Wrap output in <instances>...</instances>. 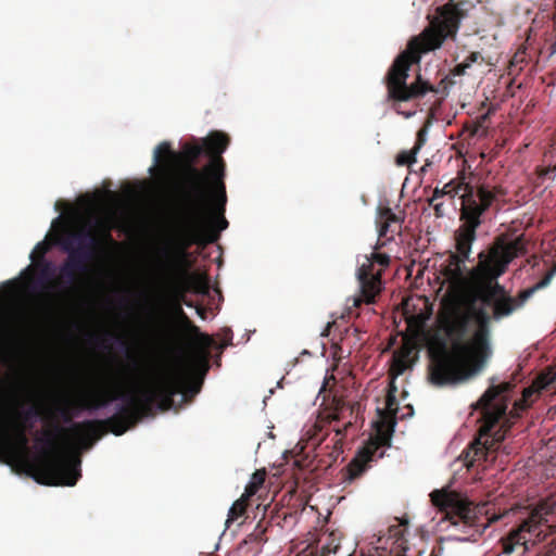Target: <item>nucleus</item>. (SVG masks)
I'll list each match as a JSON object with an SVG mask.
<instances>
[{
  "mask_svg": "<svg viewBox=\"0 0 556 556\" xmlns=\"http://www.w3.org/2000/svg\"><path fill=\"white\" fill-rule=\"evenodd\" d=\"M389 230V225H381L378 229L379 237H383Z\"/></svg>",
  "mask_w": 556,
  "mask_h": 556,
  "instance_id": "obj_39",
  "label": "nucleus"
},
{
  "mask_svg": "<svg viewBox=\"0 0 556 556\" xmlns=\"http://www.w3.org/2000/svg\"><path fill=\"white\" fill-rule=\"evenodd\" d=\"M555 52H556V47H554V48L552 49L551 55H552V54H554Z\"/></svg>",
  "mask_w": 556,
  "mask_h": 556,
  "instance_id": "obj_43",
  "label": "nucleus"
},
{
  "mask_svg": "<svg viewBox=\"0 0 556 556\" xmlns=\"http://www.w3.org/2000/svg\"><path fill=\"white\" fill-rule=\"evenodd\" d=\"M245 510V504L243 496L236 502L232 503L230 508L228 509L227 520L225 522L226 528H229L230 523L236 521L239 517L243 515Z\"/></svg>",
  "mask_w": 556,
  "mask_h": 556,
  "instance_id": "obj_23",
  "label": "nucleus"
},
{
  "mask_svg": "<svg viewBox=\"0 0 556 556\" xmlns=\"http://www.w3.org/2000/svg\"><path fill=\"white\" fill-rule=\"evenodd\" d=\"M478 59H479V54H478V53H476V52H475V53H470V54L467 56L466 61H465L466 66H467V67H470V66H471V63L477 62V60H478Z\"/></svg>",
  "mask_w": 556,
  "mask_h": 556,
  "instance_id": "obj_38",
  "label": "nucleus"
},
{
  "mask_svg": "<svg viewBox=\"0 0 556 556\" xmlns=\"http://www.w3.org/2000/svg\"><path fill=\"white\" fill-rule=\"evenodd\" d=\"M445 539H441V542L438 543L432 552H431V556H442L443 555V552H444V547H443V541ZM447 541H451V540H456V541H462V542H465L467 541L468 539L467 538H447L446 539Z\"/></svg>",
  "mask_w": 556,
  "mask_h": 556,
  "instance_id": "obj_29",
  "label": "nucleus"
},
{
  "mask_svg": "<svg viewBox=\"0 0 556 556\" xmlns=\"http://www.w3.org/2000/svg\"><path fill=\"white\" fill-rule=\"evenodd\" d=\"M535 527H534V525H532L531 521L525 520L518 528L511 529L509 532V541L510 542L504 544L503 553L505 555L513 554L516 545H525V552H527L529 549V547L527 545L528 540H527L525 533L532 532V530Z\"/></svg>",
  "mask_w": 556,
  "mask_h": 556,
  "instance_id": "obj_18",
  "label": "nucleus"
},
{
  "mask_svg": "<svg viewBox=\"0 0 556 556\" xmlns=\"http://www.w3.org/2000/svg\"><path fill=\"white\" fill-rule=\"evenodd\" d=\"M387 401H388V406L390 409H393L394 406L399 405L394 393L389 394Z\"/></svg>",
  "mask_w": 556,
  "mask_h": 556,
  "instance_id": "obj_36",
  "label": "nucleus"
},
{
  "mask_svg": "<svg viewBox=\"0 0 556 556\" xmlns=\"http://www.w3.org/2000/svg\"><path fill=\"white\" fill-rule=\"evenodd\" d=\"M185 305L189 308H194L195 314L199 316L200 319L208 320L207 312L205 308L198 306V305L193 304L192 302H185Z\"/></svg>",
  "mask_w": 556,
  "mask_h": 556,
  "instance_id": "obj_32",
  "label": "nucleus"
},
{
  "mask_svg": "<svg viewBox=\"0 0 556 556\" xmlns=\"http://www.w3.org/2000/svg\"><path fill=\"white\" fill-rule=\"evenodd\" d=\"M431 205L433 206L437 217H444L446 215L443 202H434Z\"/></svg>",
  "mask_w": 556,
  "mask_h": 556,
  "instance_id": "obj_34",
  "label": "nucleus"
},
{
  "mask_svg": "<svg viewBox=\"0 0 556 556\" xmlns=\"http://www.w3.org/2000/svg\"><path fill=\"white\" fill-rule=\"evenodd\" d=\"M46 236H48V233ZM45 238H47V237H45ZM38 251L42 252V253H47L48 252V248L46 245V239L37 242L36 245L34 247V249L31 250V252L29 253L28 258L30 260L31 263L35 262V254Z\"/></svg>",
  "mask_w": 556,
  "mask_h": 556,
  "instance_id": "obj_30",
  "label": "nucleus"
},
{
  "mask_svg": "<svg viewBox=\"0 0 556 556\" xmlns=\"http://www.w3.org/2000/svg\"><path fill=\"white\" fill-rule=\"evenodd\" d=\"M96 245V238L88 230H81L68 233L60 242L59 248L66 254V260L87 267L94 255Z\"/></svg>",
  "mask_w": 556,
  "mask_h": 556,
  "instance_id": "obj_12",
  "label": "nucleus"
},
{
  "mask_svg": "<svg viewBox=\"0 0 556 556\" xmlns=\"http://www.w3.org/2000/svg\"><path fill=\"white\" fill-rule=\"evenodd\" d=\"M199 556H203V554H202V553H200V555H199Z\"/></svg>",
  "mask_w": 556,
  "mask_h": 556,
  "instance_id": "obj_45",
  "label": "nucleus"
},
{
  "mask_svg": "<svg viewBox=\"0 0 556 556\" xmlns=\"http://www.w3.org/2000/svg\"><path fill=\"white\" fill-rule=\"evenodd\" d=\"M232 330L230 328H224L222 330V338L223 343H217L212 337L201 333V341L205 349L210 350H217L218 356L215 361V363L219 366L220 365V354L224 352V350L232 344Z\"/></svg>",
  "mask_w": 556,
  "mask_h": 556,
  "instance_id": "obj_20",
  "label": "nucleus"
},
{
  "mask_svg": "<svg viewBox=\"0 0 556 556\" xmlns=\"http://www.w3.org/2000/svg\"><path fill=\"white\" fill-rule=\"evenodd\" d=\"M219 548V543L215 544V551Z\"/></svg>",
  "mask_w": 556,
  "mask_h": 556,
  "instance_id": "obj_44",
  "label": "nucleus"
},
{
  "mask_svg": "<svg viewBox=\"0 0 556 556\" xmlns=\"http://www.w3.org/2000/svg\"><path fill=\"white\" fill-rule=\"evenodd\" d=\"M549 285V278H543L531 288L521 290L516 298L509 302L508 306L501 313L495 315V321H501L503 318L510 316L515 311L521 308L525 303L539 290Z\"/></svg>",
  "mask_w": 556,
  "mask_h": 556,
  "instance_id": "obj_15",
  "label": "nucleus"
},
{
  "mask_svg": "<svg viewBox=\"0 0 556 556\" xmlns=\"http://www.w3.org/2000/svg\"><path fill=\"white\" fill-rule=\"evenodd\" d=\"M478 256L479 265L472 269V275L477 276L485 285L481 304L476 307L479 321L478 338L485 348L488 357L492 356L490 323L491 320L495 321V315L506 308L513 300V295L507 291L506 287L498 281L508 269L513 256L507 251L501 254H486L484 251H481Z\"/></svg>",
  "mask_w": 556,
  "mask_h": 556,
  "instance_id": "obj_5",
  "label": "nucleus"
},
{
  "mask_svg": "<svg viewBox=\"0 0 556 556\" xmlns=\"http://www.w3.org/2000/svg\"><path fill=\"white\" fill-rule=\"evenodd\" d=\"M265 533H266V528L260 521L254 527L253 531L247 535V538L243 540V543L244 544L256 543L258 545H262L267 541Z\"/></svg>",
  "mask_w": 556,
  "mask_h": 556,
  "instance_id": "obj_24",
  "label": "nucleus"
},
{
  "mask_svg": "<svg viewBox=\"0 0 556 556\" xmlns=\"http://www.w3.org/2000/svg\"><path fill=\"white\" fill-rule=\"evenodd\" d=\"M475 298L472 306L477 307ZM456 341L431 361L429 380L432 384L445 388L457 387L479 374L489 358L486 350L478 338L479 321L469 311L458 312L453 321Z\"/></svg>",
  "mask_w": 556,
  "mask_h": 556,
  "instance_id": "obj_3",
  "label": "nucleus"
},
{
  "mask_svg": "<svg viewBox=\"0 0 556 556\" xmlns=\"http://www.w3.org/2000/svg\"><path fill=\"white\" fill-rule=\"evenodd\" d=\"M426 141H427V129L419 130L417 134V140H416L414 148L417 151H419L421 149V147L426 143Z\"/></svg>",
  "mask_w": 556,
  "mask_h": 556,
  "instance_id": "obj_33",
  "label": "nucleus"
},
{
  "mask_svg": "<svg viewBox=\"0 0 556 556\" xmlns=\"http://www.w3.org/2000/svg\"><path fill=\"white\" fill-rule=\"evenodd\" d=\"M162 152H165L168 154V156L172 160V164H167V165H164V166H161V170L163 173V175H172L173 172H174V167H175V163H177L179 160H178V153L174 150L173 148V144L170 141H162L160 144H157L154 150H153V154H152V165L148 168V172L150 175H153L154 172L157 169V167L160 166V162H161V153Z\"/></svg>",
  "mask_w": 556,
  "mask_h": 556,
  "instance_id": "obj_16",
  "label": "nucleus"
},
{
  "mask_svg": "<svg viewBox=\"0 0 556 556\" xmlns=\"http://www.w3.org/2000/svg\"><path fill=\"white\" fill-rule=\"evenodd\" d=\"M444 195L445 194H444L442 189L435 188V190L433 191L432 197L429 199V203L433 204L434 202H439L438 200L441 199Z\"/></svg>",
  "mask_w": 556,
  "mask_h": 556,
  "instance_id": "obj_35",
  "label": "nucleus"
},
{
  "mask_svg": "<svg viewBox=\"0 0 556 556\" xmlns=\"http://www.w3.org/2000/svg\"><path fill=\"white\" fill-rule=\"evenodd\" d=\"M230 143V137L223 130H211L205 137L191 136L180 139L181 168L180 178L185 190L197 202L203 204L207 194L216 198L215 207L198 208L185 222L188 225L179 239L178 251L201 241L216 242L220 233L228 228L225 217L227 194L224 178L226 164L222 155Z\"/></svg>",
  "mask_w": 556,
  "mask_h": 556,
  "instance_id": "obj_1",
  "label": "nucleus"
},
{
  "mask_svg": "<svg viewBox=\"0 0 556 556\" xmlns=\"http://www.w3.org/2000/svg\"><path fill=\"white\" fill-rule=\"evenodd\" d=\"M175 240L165 236L154 248V255L148 263V275L154 281H166L177 270L178 261L173 253Z\"/></svg>",
  "mask_w": 556,
  "mask_h": 556,
  "instance_id": "obj_11",
  "label": "nucleus"
},
{
  "mask_svg": "<svg viewBox=\"0 0 556 556\" xmlns=\"http://www.w3.org/2000/svg\"><path fill=\"white\" fill-rule=\"evenodd\" d=\"M417 154L418 151L415 148H413L409 151H401L396 155V164L399 166L413 165L414 163L417 162Z\"/></svg>",
  "mask_w": 556,
  "mask_h": 556,
  "instance_id": "obj_25",
  "label": "nucleus"
},
{
  "mask_svg": "<svg viewBox=\"0 0 556 556\" xmlns=\"http://www.w3.org/2000/svg\"><path fill=\"white\" fill-rule=\"evenodd\" d=\"M396 425V419H392L390 422V432L381 438H369L358 447L354 458L345 468L343 482L352 483L367 471L371 462L384 456L386 450L391 446V438Z\"/></svg>",
  "mask_w": 556,
  "mask_h": 556,
  "instance_id": "obj_10",
  "label": "nucleus"
},
{
  "mask_svg": "<svg viewBox=\"0 0 556 556\" xmlns=\"http://www.w3.org/2000/svg\"><path fill=\"white\" fill-rule=\"evenodd\" d=\"M420 46L417 39L408 42V48L400 52L388 68L382 81L387 86V99L389 101L407 102L426 96L429 91L437 92V89L418 74L415 81L408 84L410 67L414 62L420 61ZM394 109L397 114L409 118L415 115L414 111H401L396 104Z\"/></svg>",
  "mask_w": 556,
  "mask_h": 556,
  "instance_id": "obj_8",
  "label": "nucleus"
},
{
  "mask_svg": "<svg viewBox=\"0 0 556 556\" xmlns=\"http://www.w3.org/2000/svg\"><path fill=\"white\" fill-rule=\"evenodd\" d=\"M31 469L38 470L31 479L39 484L74 486L81 477V459L56 447L54 435L41 431L33 444Z\"/></svg>",
  "mask_w": 556,
  "mask_h": 556,
  "instance_id": "obj_7",
  "label": "nucleus"
},
{
  "mask_svg": "<svg viewBox=\"0 0 556 556\" xmlns=\"http://www.w3.org/2000/svg\"><path fill=\"white\" fill-rule=\"evenodd\" d=\"M339 547V545H330V544H325L323 547H321V552L323 554H330V553H337V548Z\"/></svg>",
  "mask_w": 556,
  "mask_h": 556,
  "instance_id": "obj_37",
  "label": "nucleus"
},
{
  "mask_svg": "<svg viewBox=\"0 0 556 556\" xmlns=\"http://www.w3.org/2000/svg\"><path fill=\"white\" fill-rule=\"evenodd\" d=\"M460 22L462 17L457 10L441 12L429 29V48L439 49L445 40L454 38Z\"/></svg>",
  "mask_w": 556,
  "mask_h": 556,
  "instance_id": "obj_13",
  "label": "nucleus"
},
{
  "mask_svg": "<svg viewBox=\"0 0 556 556\" xmlns=\"http://www.w3.org/2000/svg\"><path fill=\"white\" fill-rule=\"evenodd\" d=\"M498 392L488 389L475 404L483 410L488 418L486 425L460 455L459 459L468 469L481 467L485 469L494 462V454L500 451L506 440L509 429L506 427L507 404L503 402Z\"/></svg>",
  "mask_w": 556,
  "mask_h": 556,
  "instance_id": "obj_6",
  "label": "nucleus"
},
{
  "mask_svg": "<svg viewBox=\"0 0 556 556\" xmlns=\"http://www.w3.org/2000/svg\"><path fill=\"white\" fill-rule=\"evenodd\" d=\"M445 195L454 199L460 191L463 201L462 220L463 224L454 232L456 252L451 253V262L455 267V276L460 277L467 271V262H471L470 254L472 244L477 240V229L482 224V216L489 210L493 197L486 188H475L462 179H452L443 188Z\"/></svg>",
  "mask_w": 556,
  "mask_h": 556,
  "instance_id": "obj_4",
  "label": "nucleus"
},
{
  "mask_svg": "<svg viewBox=\"0 0 556 556\" xmlns=\"http://www.w3.org/2000/svg\"><path fill=\"white\" fill-rule=\"evenodd\" d=\"M91 405L92 404H81L73 408L71 418H64L66 426L73 431H78V422L81 420L88 427L93 428V420H91V412L89 409Z\"/></svg>",
  "mask_w": 556,
  "mask_h": 556,
  "instance_id": "obj_19",
  "label": "nucleus"
},
{
  "mask_svg": "<svg viewBox=\"0 0 556 556\" xmlns=\"http://www.w3.org/2000/svg\"><path fill=\"white\" fill-rule=\"evenodd\" d=\"M301 354H302V355H311V352H309L308 350H305V349H304V350L301 352Z\"/></svg>",
  "mask_w": 556,
  "mask_h": 556,
  "instance_id": "obj_41",
  "label": "nucleus"
},
{
  "mask_svg": "<svg viewBox=\"0 0 556 556\" xmlns=\"http://www.w3.org/2000/svg\"><path fill=\"white\" fill-rule=\"evenodd\" d=\"M81 445L85 447V450H89V448H91V445H89V443H88V441H87V440H84V441L81 442Z\"/></svg>",
  "mask_w": 556,
  "mask_h": 556,
  "instance_id": "obj_40",
  "label": "nucleus"
},
{
  "mask_svg": "<svg viewBox=\"0 0 556 556\" xmlns=\"http://www.w3.org/2000/svg\"><path fill=\"white\" fill-rule=\"evenodd\" d=\"M200 371L192 380V371L179 366L170 375H162L150 384L137 387L135 392L112 396L108 384H99L90 390L88 399L94 401L90 406L93 424H108L115 417L125 418L123 422L110 425V431L122 435L134 427L153 416L154 413L177 410L181 408L187 397L194 399L202 389L204 379L210 370L206 353L197 356Z\"/></svg>",
  "mask_w": 556,
  "mask_h": 556,
  "instance_id": "obj_2",
  "label": "nucleus"
},
{
  "mask_svg": "<svg viewBox=\"0 0 556 556\" xmlns=\"http://www.w3.org/2000/svg\"><path fill=\"white\" fill-rule=\"evenodd\" d=\"M282 381H283V378H281V379L277 382V387H278V388H281Z\"/></svg>",
  "mask_w": 556,
  "mask_h": 556,
  "instance_id": "obj_42",
  "label": "nucleus"
},
{
  "mask_svg": "<svg viewBox=\"0 0 556 556\" xmlns=\"http://www.w3.org/2000/svg\"><path fill=\"white\" fill-rule=\"evenodd\" d=\"M18 415L22 424L29 430H33L38 424L43 421L38 407L33 404L21 405L18 408Z\"/></svg>",
  "mask_w": 556,
  "mask_h": 556,
  "instance_id": "obj_22",
  "label": "nucleus"
},
{
  "mask_svg": "<svg viewBox=\"0 0 556 556\" xmlns=\"http://www.w3.org/2000/svg\"><path fill=\"white\" fill-rule=\"evenodd\" d=\"M67 205L66 201H63V200H58L55 203H54V206H53V210L55 212H59V214L52 219L51 222V226L50 228H55L60 225L61 220H62V213L60 212L61 210V206L62 205Z\"/></svg>",
  "mask_w": 556,
  "mask_h": 556,
  "instance_id": "obj_28",
  "label": "nucleus"
},
{
  "mask_svg": "<svg viewBox=\"0 0 556 556\" xmlns=\"http://www.w3.org/2000/svg\"><path fill=\"white\" fill-rule=\"evenodd\" d=\"M430 500L437 508L447 510L455 526L463 523L464 528L472 527L479 516L483 514L485 506L476 505L469 497L456 494L448 488L435 489L430 493Z\"/></svg>",
  "mask_w": 556,
  "mask_h": 556,
  "instance_id": "obj_9",
  "label": "nucleus"
},
{
  "mask_svg": "<svg viewBox=\"0 0 556 556\" xmlns=\"http://www.w3.org/2000/svg\"><path fill=\"white\" fill-rule=\"evenodd\" d=\"M106 342L111 344L119 354L127 357L129 349L123 339L113 334H106Z\"/></svg>",
  "mask_w": 556,
  "mask_h": 556,
  "instance_id": "obj_26",
  "label": "nucleus"
},
{
  "mask_svg": "<svg viewBox=\"0 0 556 556\" xmlns=\"http://www.w3.org/2000/svg\"><path fill=\"white\" fill-rule=\"evenodd\" d=\"M31 268H33V267H31V265H27L25 268H23V269L20 271V274H18V276H17V277H15V278H13V279H8V280H5V281L1 282V283H0V290H1L2 288H10V289H11V288H13V286L17 282V280H18L20 278H25V277L29 276V274L31 273Z\"/></svg>",
  "mask_w": 556,
  "mask_h": 556,
  "instance_id": "obj_27",
  "label": "nucleus"
},
{
  "mask_svg": "<svg viewBox=\"0 0 556 556\" xmlns=\"http://www.w3.org/2000/svg\"><path fill=\"white\" fill-rule=\"evenodd\" d=\"M363 258L364 263L356 269V279L361 290H364L369 283L371 276V258H375L381 266H388L390 263V256L388 254H376L375 252L371 253V257L364 255Z\"/></svg>",
  "mask_w": 556,
  "mask_h": 556,
  "instance_id": "obj_17",
  "label": "nucleus"
},
{
  "mask_svg": "<svg viewBox=\"0 0 556 556\" xmlns=\"http://www.w3.org/2000/svg\"><path fill=\"white\" fill-rule=\"evenodd\" d=\"M37 266L39 273L28 286V291L34 294L45 292L47 285L58 275V264L45 256L37 263Z\"/></svg>",
  "mask_w": 556,
  "mask_h": 556,
  "instance_id": "obj_14",
  "label": "nucleus"
},
{
  "mask_svg": "<svg viewBox=\"0 0 556 556\" xmlns=\"http://www.w3.org/2000/svg\"><path fill=\"white\" fill-rule=\"evenodd\" d=\"M88 267H84L79 264H75L74 262H71L68 260L63 261L62 263L58 264V274L60 275L62 279V288H68L71 287L75 281V271L78 273H86Z\"/></svg>",
  "mask_w": 556,
  "mask_h": 556,
  "instance_id": "obj_21",
  "label": "nucleus"
},
{
  "mask_svg": "<svg viewBox=\"0 0 556 556\" xmlns=\"http://www.w3.org/2000/svg\"><path fill=\"white\" fill-rule=\"evenodd\" d=\"M263 482H264V480H263V478H262V477H255V476H253V477H252V479H251V481H250V483L252 484L251 490H250L249 488H247V489H245V492H244V494H243V497H244V496H247V497H248V496L252 495L253 493H255L256 489H257L258 486H261V485L263 484Z\"/></svg>",
  "mask_w": 556,
  "mask_h": 556,
  "instance_id": "obj_31",
  "label": "nucleus"
}]
</instances>
